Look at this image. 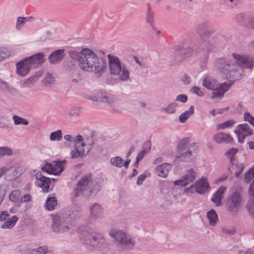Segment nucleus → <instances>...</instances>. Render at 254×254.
Wrapping results in <instances>:
<instances>
[{"instance_id": "obj_1", "label": "nucleus", "mask_w": 254, "mask_h": 254, "mask_svg": "<svg viewBox=\"0 0 254 254\" xmlns=\"http://www.w3.org/2000/svg\"><path fill=\"white\" fill-rule=\"evenodd\" d=\"M236 60L233 62L226 58H220L215 60V67L222 76L230 81L241 79L244 73V68L252 70L254 66V58L250 55L232 54Z\"/></svg>"}, {"instance_id": "obj_2", "label": "nucleus", "mask_w": 254, "mask_h": 254, "mask_svg": "<svg viewBox=\"0 0 254 254\" xmlns=\"http://www.w3.org/2000/svg\"><path fill=\"white\" fill-rule=\"evenodd\" d=\"M69 56L78 62L81 69L89 72H93L97 77L104 73L107 68L106 60L98 58L91 50L84 48L80 51L71 50L68 52Z\"/></svg>"}, {"instance_id": "obj_3", "label": "nucleus", "mask_w": 254, "mask_h": 254, "mask_svg": "<svg viewBox=\"0 0 254 254\" xmlns=\"http://www.w3.org/2000/svg\"><path fill=\"white\" fill-rule=\"evenodd\" d=\"M77 232L81 243L88 249L102 251L107 247V243L102 234L85 226L79 227Z\"/></svg>"}, {"instance_id": "obj_4", "label": "nucleus", "mask_w": 254, "mask_h": 254, "mask_svg": "<svg viewBox=\"0 0 254 254\" xmlns=\"http://www.w3.org/2000/svg\"><path fill=\"white\" fill-rule=\"evenodd\" d=\"M92 179V176L88 174L83 176L78 182L76 188L73 191L74 197H77L81 194L89 196L100 190L98 184L96 181L93 182Z\"/></svg>"}, {"instance_id": "obj_5", "label": "nucleus", "mask_w": 254, "mask_h": 254, "mask_svg": "<svg viewBox=\"0 0 254 254\" xmlns=\"http://www.w3.org/2000/svg\"><path fill=\"white\" fill-rule=\"evenodd\" d=\"M44 53H39L16 64V71L18 75L25 76L33 67H36L45 62Z\"/></svg>"}, {"instance_id": "obj_6", "label": "nucleus", "mask_w": 254, "mask_h": 254, "mask_svg": "<svg viewBox=\"0 0 254 254\" xmlns=\"http://www.w3.org/2000/svg\"><path fill=\"white\" fill-rule=\"evenodd\" d=\"M203 85L206 88L212 90V99H220L229 90V84L225 83L219 84L212 76L207 75L203 80Z\"/></svg>"}, {"instance_id": "obj_7", "label": "nucleus", "mask_w": 254, "mask_h": 254, "mask_svg": "<svg viewBox=\"0 0 254 254\" xmlns=\"http://www.w3.org/2000/svg\"><path fill=\"white\" fill-rule=\"evenodd\" d=\"M111 73L114 75H119L122 71L119 78L123 81H126L129 78V72L124 66L122 65L119 59L116 56L108 55Z\"/></svg>"}, {"instance_id": "obj_8", "label": "nucleus", "mask_w": 254, "mask_h": 254, "mask_svg": "<svg viewBox=\"0 0 254 254\" xmlns=\"http://www.w3.org/2000/svg\"><path fill=\"white\" fill-rule=\"evenodd\" d=\"M215 46L211 43L203 42L201 45L197 46V52L200 55V66L205 68L208 62L209 55L212 52L215 51Z\"/></svg>"}, {"instance_id": "obj_9", "label": "nucleus", "mask_w": 254, "mask_h": 254, "mask_svg": "<svg viewBox=\"0 0 254 254\" xmlns=\"http://www.w3.org/2000/svg\"><path fill=\"white\" fill-rule=\"evenodd\" d=\"M242 201V195L238 191H233L228 197L226 203L228 211L236 215L239 210Z\"/></svg>"}, {"instance_id": "obj_10", "label": "nucleus", "mask_w": 254, "mask_h": 254, "mask_svg": "<svg viewBox=\"0 0 254 254\" xmlns=\"http://www.w3.org/2000/svg\"><path fill=\"white\" fill-rule=\"evenodd\" d=\"M109 234L122 245L132 247L134 245V241L123 230L112 229Z\"/></svg>"}, {"instance_id": "obj_11", "label": "nucleus", "mask_w": 254, "mask_h": 254, "mask_svg": "<svg viewBox=\"0 0 254 254\" xmlns=\"http://www.w3.org/2000/svg\"><path fill=\"white\" fill-rule=\"evenodd\" d=\"M196 30L200 38L198 45H201L204 42L210 43L207 39L216 32L215 30L210 27L209 23L207 22H202L198 24Z\"/></svg>"}, {"instance_id": "obj_12", "label": "nucleus", "mask_w": 254, "mask_h": 254, "mask_svg": "<svg viewBox=\"0 0 254 254\" xmlns=\"http://www.w3.org/2000/svg\"><path fill=\"white\" fill-rule=\"evenodd\" d=\"M66 164L65 160L54 161L52 163H47L42 169L49 174L58 175L64 171Z\"/></svg>"}, {"instance_id": "obj_13", "label": "nucleus", "mask_w": 254, "mask_h": 254, "mask_svg": "<svg viewBox=\"0 0 254 254\" xmlns=\"http://www.w3.org/2000/svg\"><path fill=\"white\" fill-rule=\"evenodd\" d=\"M234 132L238 137V142L243 143L246 137L253 134V130L248 124L244 123L238 125Z\"/></svg>"}, {"instance_id": "obj_14", "label": "nucleus", "mask_w": 254, "mask_h": 254, "mask_svg": "<svg viewBox=\"0 0 254 254\" xmlns=\"http://www.w3.org/2000/svg\"><path fill=\"white\" fill-rule=\"evenodd\" d=\"M198 146L195 143L190 144L187 150L182 152H178L179 155L178 159L182 162H190L198 151Z\"/></svg>"}, {"instance_id": "obj_15", "label": "nucleus", "mask_w": 254, "mask_h": 254, "mask_svg": "<svg viewBox=\"0 0 254 254\" xmlns=\"http://www.w3.org/2000/svg\"><path fill=\"white\" fill-rule=\"evenodd\" d=\"M196 172L193 169H189L185 171L181 180L174 182V185L185 187L193 182L196 177Z\"/></svg>"}, {"instance_id": "obj_16", "label": "nucleus", "mask_w": 254, "mask_h": 254, "mask_svg": "<svg viewBox=\"0 0 254 254\" xmlns=\"http://www.w3.org/2000/svg\"><path fill=\"white\" fill-rule=\"evenodd\" d=\"M53 219L52 229L57 233H63L68 230L69 227L64 220L63 216L59 214L52 215Z\"/></svg>"}, {"instance_id": "obj_17", "label": "nucleus", "mask_w": 254, "mask_h": 254, "mask_svg": "<svg viewBox=\"0 0 254 254\" xmlns=\"http://www.w3.org/2000/svg\"><path fill=\"white\" fill-rule=\"evenodd\" d=\"M176 61L178 62H182L185 59L191 56L194 52L193 48L191 47L186 48L177 46L174 48Z\"/></svg>"}, {"instance_id": "obj_18", "label": "nucleus", "mask_w": 254, "mask_h": 254, "mask_svg": "<svg viewBox=\"0 0 254 254\" xmlns=\"http://www.w3.org/2000/svg\"><path fill=\"white\" fill-rule=\"evenodd\" d=\"M89 209L90 213L88 217V221L90 223L99 221L102 219L103 210L100 204L94 203L90 206Z\"/></svg>"}, {"instance_id": "obj_19", "label": "nucleus", "mask_w": 254, "mask_h": 254, "mask_svg": "<svg viewBox=\"0 0 254 254\" xmlns=\"http://www.w3.org/2000/svg\"><path fill=\"white\" fill-rule=\"evenodd\" d=\"M97 101L109 103L112 107V112L118 113L120 112V108L115 103L116 98L108 93H103L98 98Z\"/></svg>"}, {"instance_id": "obj_20", "label": "nucleus", "mask_w": 254, "mask_h": 254, "mask_svg": "<svg viewBox=\"0 0 254 254\" xmlns=\"http://www.w3.org/2000/svg\"><path fill=\"white\" fill-rule=\"evenodd\" d=\"M194 186V191L201 194H204L210 190L209 185L207 179L204 177H202L196 181Z\"/></svg>"}, {"instance_id": "obj_21", "label": "nucleus", "mask_w": 254, "mask_h": 254, "mask_svg": "<svg viewBox=\"0 0 254 254\" xmlns=\"http://www.w3.org/2000/svg\"><path fill=\"white\" fill-rule=\"evenodd\" d=\"M213 139L218 144L232 143L234 141L233 139L230 134L220 132L213 136Z\"/></svg>"}, {"instance_id": "obj_22", "label": "nucleus", "mask_w": 254, "mask_h": 254, "mask_svg": "<svg viewBox=\"0 0 254 254\" xmlns=\"http://www.w3.org/2000/svg\"><path fill=\"white\" fill-rule=\"evenodd\" d=\"M37 180V185L42 188L43 191L47 192L49 189L50 180L49 178L44 177L41 174L37 173L35 176Z\"/></svg>"}, {"instance_id": "obj_23", "label": "nucleus", "mask_w": 254, "mask_h": 254, "mask_svg": "<svg viewBox=\"0 0 254 254\" xmlns=\"http://www.w3.org/2000/svg\"><path fill=\"white\" fill-rule=\"evenodd\" d=\"M172 165L169 163H163L156 167V173L160 177L165 178L167 177L169 171L172 169Z\"/></svg>"}, {"instance_id": "obj_24", "label": "nucleus", "mask_w": 254, "mask_h": 254, "mask_svg": "<svg viewBox=\"0 0 254 254\" xmlns=\"http://www.w3.org/2000/svg\"><path fill=\"white\" fill-rule=\"evenodd\" d=\"M64 50H58L52 52L49 56L48 59L51 64H57L63 59Z\"/></svg>"}, {"instance_id": "obj_25", "label": "nucleus", "mask_w": 254, "mask_h": 254, "mask_svg": "<svg viewBox=\"0 0 254 254\" xmlns=\"http://www.w3.org/2000/svg\"><path fill=\"white\" fill-rule=\"evenodd\" d=\"M226 190V188L224 186L220 187L213 194L211 200L217 206L222 204L221 200L223 197V193Z\"/></svg>"}, {"instance_id": "obj_26", "label": "nucleus", "mask_w": 254, "mask_h": 254, "mask_svg": "<svg viewBox=\"0 0 254 254\" xmlns=\"http://www.w3.org/2000/svg\"><path fill=\"white\" fill-rule=\"evenodd\" d=\"M18 220V217L16 215H13L10 218H8L6 221L1 225L0 228L2 229H9L13 228Z\"/></svg>"}, {"instance_id": "obj_27", "label": "nucleus", "mask_w": 254, "mask_h": 254, "mask_svg": "<svg viewBox=\"0 0 254 254\" xmlns=\"http://www.w3.org/2000/svg\"><path fill=\"white\" fill-rule=\"evenodd\" d=\"M190 138L189 137L184 138L178 143L177 146L178 152H182L187 150L188 146L190 144Z\"/></svg>"}, {"instance_id": "obj_28", "label": "nucleus", "mask_w": 254, "mask_h": 254, "mask_svg": "<svg viewBox=\"0 0 254 254\" xmlns=\"http://www.w3.org/2000/svg\"><path fill=\"white\" fill-rule=\"evenodd\" d=\"M206 216L209 220V224L211 226H214L218 220L216 211L213 209H211L207 212Z\"/></svg>"}, {"instance_id": "obj_29", "label": "nucleus", "mask_w": 254, "mask_h": 254, "mask_svg": "<svg viewBox=\"0 0 254 254\" xmlns=\"http://www.w3.org/2000/svg\"><path fill=\"white\" fill-rule=\"evenodd\" d=\"M80 146H75V150L70 152L72 158H82L84 155V149Z\"/></svg>"}, {"instance_id": "obj_30", "label": "nucleus", "mask_w": 254, "mask_h": 254, "mask_svg": "<svg viewBox=\"0 0 254 254\" xmlns=\"http://www.w3.org/2000/svg\"><path fill=\"white\" fill-rule=\"evenodd\" d=\"M194 113L193 107L191 106L188 110L183 113L179 117V120L181 123H185L190 115Z\"/></svg>"}, {"instance_id": "obj_31", "label": "nucleus", "mask_w": 254, "mask_h": 254, "mask_svg": "<svg viewBox=\"0 0 254 254\" xmlns=\"http://www.w3.org/2000/svg\"><path fill=\"white\" fill-rule=\"evenodd\" d=\"M57 205V200L55 197H49L46 202V207L47 209L49 211L53 210L55 209Z\"/></svg>"}, {"instance_id": "obj_32", "label": "nucleus", "mask_w": 254, "mask_h": 254, "mask_svg": "<svg viewBox=\"0 0 254 254\" xmlns=\"http://www.w3.org/2000/svg\"><path fill=\"white\" fill-rule=\"evenodd\" d=\"M110 162L112 166L118 168H122L123 166V159L120 156L111 158Z\"/></svg>"}, {"instance_id": "obj_33", "label": "nucleus", "mask_w": 254, "mask_h": 254, "mask_svg": "<svg viewBox=\"0 0 254 254\" xmlns=\"http://www.w3.org/2000/svg\"><path fill=\"white\" fill-rule=\"evenodd\" d=\"M11 55V52L6 48L0 47V62L9 58Z\"/></svg>"}, {"instance_id": "obj_34", "label": "nucleus", "mask_w": 254, "mask_h": 254, "mask_svg": "<svg viewBox=\"0 0 254 254\" xmlns=\"http://www.w3.org/2000/svg\"><path fill=\"white\" fill-rule=\"evenodd\" d=\"M62 131L61 129H58L50 134V139L51 141H60L62 139Z\"/></svg>"}, {"instance_id": "obj_35", "label": "nucleus", "mask_w": 254, "mask_h": 254, "mask_svg": "<svg viewBox=\"0 0 254 254\" xmlns=\"http://www.w3.org/2000/svg\"><path fill=\"white\" fill-rule=\"evenodd\" d=\"M54 82L55 78L50 73H47L42 80L43 83L46 86L50 85L53 84Z\"/></svg>"}, {"instance_id": "obj_36", "label": "nucleus", "mask_w": 254, "mask_h": 254, "mask_svg": "<svg viewBox=\"0 0 254 254\" xmlns=\"http://www.w3.org/2000/svg\"><path fill=\"white\" fill-rule=\"evenodd\" d=\"M48 252V248L47 246H42L32 249L31 254H46Z\"/></svg>"}, {"instance_id": "obj_37", "label": "nucleus", "mask_w": 254, "mask_h": 254, "mask_svg": "<svg viewBox=\"0 0 254 254\" xmlns=\"http://www.w3.org/2000/svg\"><path fill=\"white\" fill-rule=\"evenodd\" d=\"M238 152V149L234 148H232L230 149L227 150L225 153V154L227 157L230 158V163L232 165L234 164V156Z\"/></svg>"}, {"instance_id": "obj_38", "label": "nucleus", "mask_w": 254, "mask_h": 254, "mask_svg": "<svg viewBox=\"0 0 254 254\" xmlns=\"http://www.w3.org/2000/svg\"><path fill=\"white\" fill-rule=\"evenodd\" d=\"M146 20L148 23H149L153 29L154 27L153 25L154 20V12L151 11V7L148 4V11L146 15Z\"/></svg>"}, {"instance_id": "obj_39", "label": "nucleus", "mask_w": 254, "mask_h": 254, "mask_svg": "<svg viewBox=\"0 0 254 254\" xmlns=\"http://www.w3.org/2000/svg\"><path fill=\"white\" fill-rule=\"evenodd\" d=\"M20 195L21 192L19 190H14L9 195V199L11 201L16 202L19 200Z\"/></svg>"}, {"instance_id": "obj_40", "label": "nucleus", "mask_w": 254, "mask_h": 254, "mask_svg": "<svg viewBox=\"0 0 254 254\" xmlns=\"http://www.w3.org/2000/svg\"><path fill=\"white\" fill-rule=\"evenodd\" d=\"M12 150L6 146L0 147V159L3 156H11L12 155Z\"/></svg>"}, {"instance_id": "obj_41", "label": "nucleus", "mask_w": 254, "mask_h": 254, "mask_svg": "<svg viewBox=\"0 0 254 254\" xmlns=\"http://www.w3.org/2000/svg\"><path fill=\"white\" fill-rule=\"evenodd\" d=\"M177 107V104L176 102H172L168 105V106L163 108V110L167 114H173L176 112V108Z\"/></svg>"}, {"instance_id": "obj_42", "label": "nucleus", "mask_w": 254, "mask_h": 254, "mask_svg": "<svg viewBox=\"0 0 254 254\" xmlns=\"http://www.w3.org/2000/svg\"><path fill=\"white\" fill-rule=\"evenodd\" d=\"M13 120L14 121V125H15L20 124L27 125L28 124V122L26 119L20 117L17 115H14L13 116Z\"/></svg>"}, {"instance_id": "obj_43", "label": "nucleus", "mask_w": 254, "mask_h": 254, "mask_svg": "<svg viewBox=\"0 0 254 254\" xmlns=\"http://www.w3.org/2000/svg\"><path fill=\"white\" fill-rule=\"evenodd\" d=\"M254 178V167L250 169L249 171L246 174L244 181L246 183H250L253 178Z\"/></svg>"}, {"instance_id": "obj_44", "label": "nucleus", "mask_w": 254, "mask_h": 254, "mask_svg": "<svg viewBox=\"0 0 254 254\" xmlns=\"http://www.w3.org/2000/svg\"><path fill=\"white\" fill-rule=\"evenodd\" d=\"M133 60L135 63L138 64L141 68L147 67L146 64L145 62V60L142 57H137L136 56L133 57Z\"/></svg>"}, {"instance_id": "obj_45", "label": "nucleus", "mask_w": 254, "mask_h": 254, "mask_svg": "<svg viewBox=\"0 0 254 254\" xmlns=\"http://www.w3.org/2000/svg\"><path fill=\"white\" fill-rule=\"evenodd\" d=\"M249 213L253 215L254 214V199L252 198L249 200L246 206Z\"/></svg>"}, {"instance_id": "obj_46", "label": "nucleus", "mask_w": 254, "mask_h": 254, "mask_svg": "<svg viewBox=\"0 0 254 254\" xmlns=\"http://www.w3.org/2000/svg\"><path fill=\"white\" fill-rule=\"evenodd\" d=\"M73 142H74L75 146H80L81 147H84L85 146L82 137L80 134H78L76 135L75 137H74Z\"/></svg>"}, {"instance_id": "obj_47", "label": "nucleus", "mask_w": 254, "mask_h": 254, "mask_svg": "<svg viewBox=\"0 0 254 254\" xmlns=\"http://www.w3.org/2000/svg\"><path fill=\"white\" fill-rule=\"evenodd\" d=\"M25 22L24 20L23 19V17H18L17 19L15 28L16 30H20L22 29V28L25 24Z\"/></svg>"}, {"instance_id": "obj_48", "label": "nucleus", "mask_w": 254, "mask_h": 254, "mask_svg": "<svg viewBox=\"0 0 254 254\" xmlns=\"http://www.w3.org/2000/svg\"><path fill=\"white\" fill-rule=\"evenodd\" d=\"M244 120L249 122L251 125L254 126V117L249 113H245L244 116Z\"/></svg>"}, {"instance_id": "obj_49", "label": "nucleus", "mask_w": 254, "mask_h": 254, "mask_svg": "<svg viewBox=\"0 0 254 254\" xmlns=\"http://www.w3.org/2000/svg\"><path fill=\"white\" fill-rule=\"evenodd\" d=\"M9 120L0 115V128H7L8 127Z\"/></svg>"}, {"instance_id": "obj_50", "label": "nucleus", "mask_w": 254, "mask_h": 254, "mask_svg": "<svg viewBox=\"0 0 254 254\" xmlns=\"http://www.w3.org/2000/svg\"><path fill=\"white\" fill-rule=\"evenodd\" d=\"M0 90L3 91H7L10 90L9 84L2 79L0 81Z\"/></svg>"}, {"instance_id": "obj_51", "label": "nucleus", "mask_w": 254, "mask_h": 254, "mask_svg": "<svg viewBox=\"0 0 254 254\" xmlns=\"http://www.w3.org/2000/svg\"><path fill=\"white\" fill-rule=\"evenodd\" d=\"M9 217V214L7 211H0V222H4Z\"/></svg>"}, {"instance_id": "obj_52", "label": "nucleus", "mask_w": 254, "mask_h": 254, "mask_svg": "<svg viewBox=\"0 0 254 254\" xmlns=\"http://www.w3.org/2000/svg\"><path fill=\"white\" fill-rule=\"evenodd\" d=\"M191 92L192 93L196 94L199 97H202L204 95L203 91H201L197 86H193L191 88Z\"/></svg>"}, {"instance_id": "obj_53", "label": "nucleus", "mask_w": 254, "mask_h": 254, "mask_svg": "<svg viewBox=\"0 0 254 254\" xmlns=\"http://www.w3.org/2000/svg\"><path fill=\"white\" fill-rule=\"evenodd\" d=\"M236 21L241 25L244 24L245 16L243 13H239L236 15L235 17Z\"/></svg>"}, {"instance_id": "obj_54", "label": "nucleus", "mask_w": 254, "mask_h": 254, "mask_svg": "<svg viewBox=\"0 0 254 254\" xmlns=\"http://www.w3.org/2000/svg\"><path fill=\"white\" fill-rule=\"evenodd\" d=\"M176 100L184 103L187 102L188 97L185 94H180L177 96Z\"/></svg>"}, {"instance_id": "obj_55", "label": "nucleus", "mask_w": 254, "mask_h": 254, "mask_svg": "<svg viewBox=\"0 0 254 254\" xmlns=\"http://www.w3.org/2000/svg\"><path fill=\"white\" fill-rule=\"evenodd\" d=\"M248 19L247 27L254 30V14L250 16Z\"/></svg>"}, {"instance_id": "obj_56", "label": "nucleus", "mask_w": 254, "mask_h": 254, "mask_svg": "<svg viewBox=\"0 0 254 254\" xmlns=\"http://www.w3.org/2000/svg\"><path fill=\"white\" fill-rule=\"evenodd\" d=\"M249 193L254 199V178L249 187Z\"/></svg>"}, {"instance_id": "obj_57", "label": "nucleus", "mask_w": 254, "mask_h": 254, "mask_svg": "<svg viewBox=\"0 0 254 254\" xmlns=\"http://www.w3.org/2000/svg\"><path fill=\"white\" fill-rule=\"evenodd\" d=\"M147 151H146L145 149H143V150L141 151L138 153L136 159L138 160L141 161L145 155L147 153Z\"/></svg>"}, {"instance_id": "obj_58", "label": "nucleus", "mask_w": 254, "mask_h": 254, "mask_svg": "<svg viewBox=\"0 0 254 254\" xmlns=\"http://www.w3.org/2000/svg\"><path fill=\"white\" fill-rule=\"evenodd\" d=\"M146 178V176L145 174L140 175L137 177V180L136 181V184L137 185H140L142 184L143 182Z\"/></svg>"}, {"instance_id": "obj_59", "label": "nucleus", "mask_w": 254, "mask_h": 254, "mask_svg": "<svg viewBox=\"0 0 254 254\" xmlns=\"http://www.w3.org/2000/svg\"><path fill=\"white\" fill-rule=\"evenodd\" d=\"M31 199V196L29 194H26L22 196L20 198V201L21 202H26L29 201Z\"/></svg>"}, {"instance_id": "obj_60", "label": "nucleus", "mask_w": 254, "mask_h": 254, "mask_svg": "<svg viewBox=\"0 0 254 254\" xmlns=\"http://www.w3.org/2000/svg\"><path fill=\"white\" fill-rule=\"evenodd\" d=\"M224 123L226 128H229L235 124V121L233 119H231L225 122Z\"/></svg>"}, {"instance_id": "obj_61", "label": "nucleus", "mask_w": 254, "mask_h": 254, "mask_svg": "<svg viewBox=\"0 0 254 254\" xmlns=\"http://www.w3.org/2000/svg\"><path fill=\"white\" fill-rule=\"evenodd\" d=\"M182 81L184 84L188 85L190 84L191 81V77L190 76L185 74L182 79Z\"/></svg>"}, {"instance_id": "obj_62", "label": "nucleus", "mask_w": 254, "mask_h": 254, "mask_svg": "<svg viewBox=\"0 0 254 254\" xmlns=\"http://www.w3.org/2000/svg\"><path fill=\"white\" fill-rule=\"evenodd\" d=\"M222 231L223 233L229 235L234 234L235 233V230L234 229H229L226 228H222Z\"/></svg>"}, {"instance_id": "obj_63", "label": "nucleus", "mask_w": 254, "mask_h": 254, "mask_svg": "<svg viewBox=\"0 0 254 254\" xmlns=\"http://www.w3.org/2000/svg\"><path fill=\"white\" fill-rule=\"evenodd\" d=\"M64 139L69 142H73L74 137L70 134H66L64 136Z\"/></svg>"}, {"instance_id": "obj_64", "label": "nucleus", "mask_w": 254, "mask_h": 254, "mask_svg": "<svg viewBox=\"0 0 254 254\" xmlns=\"http://www.w3.org/2000/svg\"><path fill=\"white\" fill-rule=\"evenodd\" d=\"M238 254H254V252L250 250L247 251H241L239 252Z\"/></svg>"}]
</instances>
